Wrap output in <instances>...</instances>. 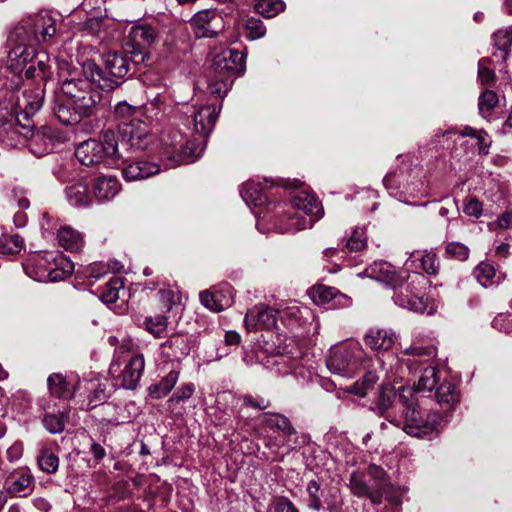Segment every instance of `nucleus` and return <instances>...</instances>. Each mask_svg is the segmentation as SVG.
I'll return each instance as SVG.
<instances>
[{
  "instance_id": "f257e3e1",
  "label": "nucleus",
  "mask_w": 512,
  "mask_h": 512,
  "mask_svg": "<svg viewBox=\"0 0 512 512\" xmlns=\"http://www.w3.org/2000/svg\"><path fill=\"white\" fill-rule=\"evenodd\" d=\"M88 77L66 78L61 85V95L53 103L55 117L64 125H74L83 118L97 113L102 101V93L93 88Z\"/></svg>"
},
{
  "instance_id": "f03ea898",
  "label": "nucleus",
  "mask_w": 512,
  "mask_h": 512,
  "mask_svg": "<svg viewBox=\"0 0 512 512\" xmlns=\"http://www.w3.org/2000/svg\"><path fill=\"white\" fill-rule=\"evenodd\" d=\"M102 62L99 67L94 61L87 60L82 65V72L97 88L109 91L117 88L140 61L125 53L107 52Z\"/></svg>"
},
{
  "instance_id": "7ed1b4c3",
  "label": "nucleus",
  "mask_w": 512,
  "mask_h": 512,
  "mask_svg": "<svg viewBox=\"0 0 512 512\" xmlns=\"http://www.w3.org/2000/svg\"><path fill=\"white\" fill-rule=\"evenodd\" d=\"M48 56L44 52H36L35 48L23 42L12 47L7 56L6 69L13 75L10 88L19 89L23 80V74L26 79L48 78L47 64Z\"/></svg>"
},
{
  "instance_id": "20e7f679",
  "label": "nucleus",
  "mask_w": 512,
  "mask_h": 512,
  "mask_svg": "<svg viewBox=\"0 0 512 512\" xmlns=\"http://www.w3.org/2000/svg\"><path fill=\"white\" fill-rule=\"evenodd\" d=\"M324 214L317 198L305 191L297 192L285 204L283 214L279 216L276 226L280 232H296L311 228Z\"/></svg>"
},
{
  "instance_id": "39448f33",
  "label": "nucleus",
  "mask_w": 512,
  "mask_h": 512,
  "mask_svg": "<svg viewBox=\"0 0 512 512\" xmlns=\"http://www.w3.org/2000/svg\"><path fill=\"white\" fill-rule=\"evenodd\" d=\"M397 397L402 407L403 430L413 437L430 436L438 425V413L422 409L412 387H399Z\"/></svg>"
},
{
  "instance_id": "423d86ee",
  "label": "nucleus",
  "mask_w": 512,
  "mask_h": 512,
  "mask_svg": "<svg viewBox=\"0 0 512 512\" xmlns=\"http://www.w3.org/2000/svg\"><path fill=\"white\" fill-rule=\"evenodd\" d=\"M364 356L365 352L359 342H341L330 348L326 367L335 375L350 378L360 369Z\"/></svg>"
},
{
  "instance_id": "0eeeda50",
  "label": "nucleus",
  "mask_w": 512,
  "mask_h": 512,
  "mask_svg": "<svg viewBox=\"0 0 512 512\" xmlns=\"http://www.w3.org/2000/svg\"><path fill=\"white\" fill-rule=\"evenodd\" d=\"M129 348L122 344L115 353V356L109 367V374L116 381V385L126 390L137 388L144 372L145 359L143 354L135 353L128 360L124 361L121 367V357L119 354L128 351Z\"/></svg>"
},
{
  "instance_id": "6e6552de",
  "label": "nucleus",
  "mask_w": 512,
  "mask_h": 512,
  "mask_svg": "<svg viewBox=\"0 0 512 512\" xmlns=\"http://www.w3.org/2000/svg\"><path fill=\"white\" fill-rule=\"evenodd\" d=\"M428 284L429 281L422 273H413L405 281H399L394 288L395 304L413 312L423 313L427 308V301L420 295V292Z\"/></svg>"
},
{
  "instance_id": "1a4fd4ad",
  "label": "nucleus",
  "mask_w": 512,
  "mask_h": 512,
  "mask_svg": "<svg viewBox=\"0 0 512 512\" xmlns=\"http://www.w3.org/2000/svg\"><path fill=\"white\" fill-rule=\"evenodd\" d=\"M15 90L16 89L11 88L9 96L4 95L2 91H0V100L3 99L4 102H7L2 109L12 111L27 123L31 122L30 118L34 116L43 105L44 90L40 87L26 90L21 98L15 95Z\"/></svg>"
},
{
  "instance_id": "9d476101",
  "label": "nucleus",
  "mask_w": 512,
  "mask_h": 512,
  "mask_svg": "<svg viewBox=\"0 0 512 512\" xmlns=\"http://www.w3.org/2000/svg\"><path fill=\"white\" fill-rule=\"evenodd\" d=\"M118 134L121 136V147L127 152L143 151L152 140L149 125L137 118L119 123Z\"/></svg>"
},
{
  "instance_id": "9b49d317",
  "label": "nucleus",
  "mask_w": 512,
  "mask_h": 512,
  "mask_svg": "<svg viewBox=\"0 0 512 512\" xmlns=\"http://www.w3.org/2000/svg\"><path fill=\"white\" fill-rule=\"evenodd\" d=\"M22 118L10 111L9 117L0 119V144L6 148H15L35 137L32 122L22 123Z\"/></svg>"
},
{
  "instance_id": "f8f14e48",
  "label": "nucleus",
  "mask_w": 512,
  "mask_h": 512,
  "mask_svg": "<svg viewBox=\"0 0 512 512\" xmlns=\"http://www.w3.org/2000/svg\"><path fill=\"white\" fill-rule=\"evenodd\" d=\"M246 69V54L234 49H225L213 58L210 71L235 80Z\"/></svg>"
},
{
  "instance_id": "ddd939ff",
  "label": "nucleus",
  "mask_w": 512,
  "mask_h": 512,
  "mask_svg": "<svg viewBox=\"0 0 512 512\" xmlns=\"http://www.w3.org/2000/svg\"><path fill=\"white\" fill-rule=\"evenodd\" d=\"M278 311L265 304H258L248 309L244 318V325L248 332L271 330L277 324Z\"/></svg>"
},
{
  "instance_id": "4468645a",
  "label": "nucleus",
  "mask_w": 512,
  "mask_h": 512,
  "mask_svg": "<svg viewBox=\"0 0 512 512\" xmlns=\"http://www.w3.org/2000/svg\"><path fill=\"white\" fill-rule=\"evenodd\" d=\"M54 252H38L30 255L23 268L25 273L38 282H52Z\"/></svg>"
},
{
  "instance_id": "2eb2a0df",
  "label": "nucleus",
  "mask_w": 512,
  "mask_h": 512,
  "mask_svg": "<svg viewBox=\"0 0 512 512\" xmlns=\"http://www.w3.org/2000/svg\"><path fill=\"white\" fill-rule=\"evenodd\" d=\"M34 482L30 468L25 466L11 471L5 477L3 487L11 496L25 497L33 491Z\"/></svg>"
},
{
  "instance_id": "dca6fc26",
  "label": "nucleus",
  "mask_w": 512,
  "mask_h": 512,
  "mask_svg": "<svg viewBox=\"0 0 512 512\" xmlns=\"http://www.w3.org/2000/svg\"><path fill=\"white\" fill-rule=\"evenodd\" d=\"M222 109V102L209 103L192 112L193 129L201 137H207L213 130Z\"/></svg>"
},
{
  "instance_id": "f3484780",
  "label": "nucleus",
  "mask_w": 512,
  "mask_h": 512,
  "mask_svg": "<svg viewBox=\"0 0 512 512\" xmlns=\"http://www.w3.org/2000/svg\"><path fill=\"white\" fill-rule=\"evenodd\" d=\"M401 353L407 357L405 359L402 358L401 361L407 366L409 371L416 372L419 365L426 364L436 357L437 350L433 344H422L415 338L409 347L402 349Z\"/></svg>"
},
{
  "instance_id": "a211bd4d",
  "label": "nucleus",
  "mask_w": 512,
  "mask_h": 512,
  "mask_svg": "<svg viewBox=\"0 0 512 512\" xmlns=\"http://www.w3.org/2000/svg\"><path fill=\"white\" fill-rule=\"evenodd\" d=\"M157 32L155 28L149 24H139L131 28L129 38L134 42L135 47L132 53L139 56L141 62L145 60V55L142 52L143 48L149 47L157 40Z\"/></svg>"
},
{
  "instance_id": "6ab92c4d",
  "label": "nucleus",
  "mask_w": 512,
  "mask_h": 512,
  "mask_svg": "<svg viewBox=\"0 0 512 512\" xmlns=\"http://www.w3.org/2000/svg\"><path fill=\"white\" fill-rule=\"evenodd\" d=\"M439 261L435 253L431 251H414L405 262V267L409 270H415L414 273L424 271L428 275H436L439 271Z\"/></svg>"
},
{
  "instance_id": "aec40b11",
  "label": "nucleus",
  "mask_w": 512,
  "mask_h": 512,
  "mask_svg": "<svg viewBox=\"0 0 512 512\" xmlns=\"http://www.w3.org/2000/svg\"><path fill=\"white\" fill-rule=\"evenodd\" d=\"M367 472L374 481V489L383 492V498L395 505L401 503V499L394 495L396 487L390 483L386 471L381 466L372 463L368 466Z\"/></svg>"
},
{
  "instance_id": "412c9836",
  "label": "nucleus",
  "mask_w": 512,
  "mask_h": 512,
  "mask_svg": "<svg viewBox=\"0 0 512 512\" xmlns=\"http://www.w3.org/2000/svg\"><path fill=\"white\" fill-rule=\"evenodd\" d=\"M270 186L271 183L267 179H264L263 184L255 180H248L243 184L240 194L248 206L261 207L267 203L265 189Z\"/></svg>"
},
{
  "instance_id": "4be33fe9",
  "label": "nucleus",
  "mask_w": 512,
  "mask_h": 512,
  "mask_svg": "<svg viewBox=\"0 0 512 512\" xmlns=\"http://www.w3.org/2000/svg\"><path fill=\"white\" fill-rule=\"evenodd\" d=\"M351 492L359 498H368L374 505H379L383 501V492L376 491L374 487L367 484L365 475L362 472L355 471L350 476Z\"/></svg>"
},
{
  "instance_id": "5701e85b",
  "label": "nucleus",
  "mask_w": 512,
  "mask_h": 512,
  "mask_svg": "<svg viewBox=\"0 0 512 512\" xmlns=\"http://www.w3.org/2000/svg\"><path fill=\"white\" fill-rule=\"evenodd\" d=\"M103 151L97 140L88 139L78 145L75 156L80 163L90 166L100 163L105 158Z\"/></svg>"
},
{
  "instance_id": "b1692460",
  "label": "nucleus",
  "mask_w": 512,
  "mask_h": 512,
  "mask_svg": "<svg viewBox=\"0 0 512 512\" xmlns=\"http://www.w3.org/2000/svg\"><path fill=\"white\" fill-rule=\"evenodd\" d=\"M397 339L396 333L391 329H371L365 336V343L372 350L388 351Z\"/></svg>"
},
{
  "instance_id": "393cba45",
  "label": "nucleus",
  "mask_w": 512,
  "mask_h": 512,
  "mask_svg": "<svg viewBox=\"0 0 512 512\" xmlns=\"http://www.w3.org/2000/svg\"><path fill=\"white\" fill-rule=\"evenodd\" d=\"M121 190V184L115 176H100L95 179L93 191L99 202L112 200Z\"/></svg>"
},
{
  "instance_id": "a878e982",
  "label": "nucleus",
  "mask_w": 512,
  "mask_h": 512,
  "mask_svg": "<svg viewBox=\"0 0 512 512\" xmlns=\"http://www.w3.org/2000/svg\"><path fill=\"white\" fill-rule=\"evenodd\" d=\"M397 394L398 391L393 393L391 390H383L374 411L379 416L385 417L390 423L399 426L401 425V422L390 411L395 408H399L402 411Z\"/></svg>"
},
{
  "instance_id": "bb28decb",
  "label": "nucleus",
  "mask_w": 512,
  "mask_h": 512,
  "mask_svg": "<svg viewBox=\"0 0 512 512\" xmlns=\"http://www.w3.org/2000/svg\"><path fill=\"white\" fill-rule=\"evenodd\" d=\"M189 352L190 344L186 335H172L162 344V353L171 360H180Z\"/></svg>"
},
{
  "instance_id": "cd10ccee",
  "label": "nucleus",
  "mask_w": 512,
  "mask_h": 512,
  "mask_svg": "<svg viewBox=\"0 0 512 512\" xmlns=\"http://www.w3.org/2000/svg\"><path fill=\"white\" fill-rule=\"evenodd\" d=\"M30 29L37 42L46 41L56 32L55 20L48 12H41L33 19Z\"/></svg>"
},
{
  "instance_id": "c85d7f7f",
  "label": "nucleus",
  "mask_w": 512,
  "mask_h": 512,
  "mask_svg": "<svg viewBox=\"0 0 512 512\" xmlns=\"http://www.w3.org/2000/svg\"><path fill=\"white\" fill-rule=\"evenodd\" d=\"M159 170L160 168L156 163L140 160L127 165L122 174L127 181H136L155 175Z\"/></svg>"
},
{
  "instance_id": "c756f323",
  "label": "nucleus",
  "mask_w": 512,
  "mask_h": 512,
  "mask_svg": "<svg viewBox=\"0 0 512 512\" xmlns=\"http://www.w3.org/2000/svg\"><path fill=\"white\" fill-rule=\"evenodd\" d=\"M180 371V366L176 365L168 372L167 375L163 376L158 383L150 385L148 388L150 396L155 399L167 396L178 382Z\"/></svg>"
},
{
  "instance_id": "7c9ffc66",
  "label": "nucleus",
  "mask_w": 512,
  "mask_h": 512,
  "mask_svg": "<svg viewBox=\"0 0 512 512\" xmlns=\"http://www.w3.org/2000/svg\"><path fill=\"white\" fill-rule=\"evenodd\" d=\"M365 273L368 277L375 279L376 281L390 284L393 289L399 284L393 267L386 261H376L372 263L367 267Z\"/></svg>"
},
{
  "instance_id": "2f4dec72",
  "label": "nucleus",
  "mask_w": 512,
  "mask_h": 512,
  "mask_svg": "<svg viewBox=\"0 0 512 512\" xmlns=\"http://www.w3.org/2000/svg\"><path fill=\"white\" fill-rule=\"evenodd\" d=\"M118 131L111 128L103 129L100 133V140L98 141L100 147L104 150L102 153L105 158L113 160L123 159L124 155L119 148Z\"/></svg>"
},
{
  "instance_id": "473e14b6",
  "label": "nucleus",
  "mask_w": 512,
  "mask_h": 512,
  "mask_svg": "<svg viewBox=\"0 0 512 512\" xmlns=\"http://www.w3.org/2000/svg\"><path fill=\"white\" fill-rule=\"evenodd\" d=\"M66 196L70 205L83 208L92 203L89 187L84 182H77L66 187Z\"/></svg>"
},
{
  "instance_id": "72a5a7b5",
  "label": "nucleus",
  "mask_w": 512,
  "mask_h": 512,
  "mask_svg": "<svg viewBox=\"0 0 512 512\" xmlns=\"http://www.w3.org/2000/svg\"><path fill=\"white\" fill-rule=\"evenodd\" d=\"M57 240L61 247L70 252H78L84 245L82 234L70 226H63L58 230Z\"/></svg>"
},
{
  "instance_id": "f704fd0d",
  "label": "nucleus",
  "mask_w": 512,
  "mask_h": 512,
  "mask_svg": "<svg viewBox=\"0 0 512 512\" xmlns=\"http://www.w3.org/2000/svg\"><path fill=\"white\" fill-rule=\"evenodd\" d=\"M47 386L51 395L68 399L74 395V389L61 373H52L47 378Z\"/></svg>"
},
{
  "instance_id": "c9c22d12",
  "label": "nucleus",
  "mask_w": 512,
  "mask_h": 512,
  "mask_svg": "<svg viewBox=\"0 0 512 512\" xmlns=\"http://www.w3.org/2000/svg\"><path fill=\"white\" fill-rule=\"evenodd\" d=\"M436 399L442 408L452 410L458 404L460 396L454 384L443 382L436 390Z\"/></svg>"
},
{
  "instance_id": "e433bc0d",
  "label": "nucleus",
  "mask_w": 512,
  "mask_h": 512,
  "mask_svg": "<svg viewBox=\"0 0 512 512\" xmlns=\"http://www.w3.org/2000/svg\"><path fill=\"white\" fill-rule=\"evenodd\" d=\"M221 292L202 291L199 295L201 304L211 311L220 312L231 306L233 298L224 297L220 299Z\"/></svg>"
},
{
  "instance_id": "4c0bfd02",
  "label": "nucleus",
  "mask_w": 512,
  "mask_h": 512,
  "mask_svg": "<svg viewBox=\"0 0 512 512\" xmlns=\"http://www.w3.org/2000/svg\"><path fill=\"white\" fill-rule=\"evenodd\" d=\"M263 423L271 429L279 430L285 436H291L296 433L291 421L285 415L279 413H265Z\"/></svg>"
},
{
  "instance_id": "58836bf2",
  "label": "nucleus",
  "mask_w": 512,
  "mask_h": 512,
  "mask_svg": "<svg viewBox=\"0 0 512 512\" xmlns=\"http://www.w3.org/2000/svg\"><path fill=\"white\" fill-rule=\"evenodd\" d=\"M438 381L437 369L432 365H428L421 370V375L415 384V388L412 389L415 391V394L417 392H431L438 384Z\"/></svg>"
},
{
  "instance_id": "ea45409f",
  "label": "nucleus",
  "mask_w": 512,
  "mask_h": 512,
  "mask_svg": "<svg viewBox=\"0 0 512 512\" xmlns=\"http://www.w3.org/2000/svg\"><path fill=\"white\" fill-rule=\"evenodd\" d=\"M234 79L220 76V74L210 71L208 79V89L211 94L224 98L231 89Z\"/></svg>"
},
{
  "instance_id": "a19ab883",
  "label": "nucleus",
  "mask_w": 512,
  "mask_h": 512,
  "mask_svg": "<svg viewBox=\"0 0 512 512\" xmlns=\"http://www.w3.org/2000/svg\"><path fill=\"white\" fill-rule=\"evenodd\" d=\"M474 275L483 287H489L502 279L501 275H497L496 269L490 263L481 262L474 270Z\"/></svg>"
},
{
  "instance_id": "79ce46f5",
  "label": "nucleus",
  "mask_w": 512,
  "mask_h": 512,
  "mask_svg": "<svg viewBox=\"0 0 512 512\" xmlns=\"http://www.w3.org/2000/svg\"><path fill=\"white\" fill-rule=\"evenodd\" d=\"M52 282L60 281L71 275L74 271L73 262L63 254H54V262L52 264Z\"/></svg>"
},
{
  "instance_id": "37998d69",
  "label": "nucleus",
  "mask_w": 512,
  "mask_h": 512,
  "mask_svg": "<svg viewBox=\"0 0 512 512\" xmlns=\"http://www.w3.org/2000/svg\"><path fill=\"white\" fill-rule=\"evenodd\" d=\"M174 137L180 138L179 141L171 143L170 145L171 148L169 152H171L174 157L185 160L187 162L194 161L196 158L200 157L201 152L195 153L190 147V142L184 143L183 137L180 133H174ZM200 151H202V149Z\"/></svg>"
},
{
  "instance_id": "c03bdc74",
  "label": "nucleus",
  "mask_w": 512,
  "mask_h": 512,
  "mask_svg": "<svg viewBox=\"0 0 512 512\" xmlns=\"http://www.w3.org/2000/svg\"><path fill=\"white\" fill-rule=\"evenodd\" d=\"M499 98L495 91L485 89L479 96L478 109L480 115L487 120L492 118V111L498 105Z\"/></svg>"
},
{
  "instance_id": "a18cd8bd",
  "label": "nucleus",
  "mask_w": 512,
  "mask_h": 512,
  "mask_svg": "<svg viewBox=\"0 0 512 512\" xmlns=\"http://www.w3.org/2000/svg\"><path fill=\"white\" fill-rule=\"evenodd\" d=\"M38 468L48 474H54L57 472L59 467V457L48 448L40 450L37 456Z\"/></svg>"
},
{
  "instance_id": "49530a36",
  "label": "nucleus",
  "mask_w": 512,
  "mask_h": 512,
  "mask_svg": "<svg viewBox=\"0 0 512 512\" xmlns=\"http://www.w3.org/2000/svg\"><path fill=\"white\" fill-rule=\"evenodd\" d=\"M113 392L112 386L108 381L101 382L95 385L88 395V406L93 409L103 403L109 398Z\"/></svg>"
},
{
  "instance_id": "de8ad7c7",
  "label": "nucleus",
  "mask_w": 512,
  "mask_h": 512,
  "mask_svg": "<svg viewBox=\"0 0 512 512\" xmlns=\"http://www.w3.org/2000/svg\"><path fill=\"white\" fill-rule=\"evenodd\" d=\"M124 287L122 278L113 276L100 293V299L105 304H114L119 299V291Z\"/></svg>"
},
{
  "instance_id": "09e8293b",
  "label": "nucleus",
  "mask_w": 512,
  "mask_h": 512,
  "mask_svg": "<svg viewBox=\"0 0 512 512\" xmlns=\"http://www.w3.org/2000/svg\"><path fill=\"white\" fill-rule=\"evenodd\" d=\"M310 296L312 300L318 305L329 303L331 300L334 298L336 299L337 297L345 298V296L341 294L337 289L325 285L314 286L310 291Z\"/></svg>"
},
{
  "instance_id": "8fccbe9b",
  "label": "nucleus",
  "mask_w": 512,
  "mask_h": 512,
  "mask_svg": "<svg viewBox=\"0 0 512 512\" xmlns=\"http://www.w3.org/2000/svg\"><path fill=\"white\" fill-rule=\"evenodd\" d=\"M24 246L23 238L18 234H2L0 236V253L12 255L19 253Z\"/></svg>"
},
{
  "instance_id": "3c124183",
  "label": "nucleus",
  "mask_w": 512,
  "mask_h": 512,
  "mask_svg": "<svg viewBox=\"0 0 512 512\" xmlns=\"http://www.w3.org/2000/svg\"><path fill=\"white\" fill-rule=\"evenodd\" d=\"M377 381L378 376L374 372L369 371L363 376L361 382H355L347 389V391L360 397H364L367 395L369 390L373 389Z\"/></svg>"
},
{
  "instance_id": "603ef678",
  "label": "nucleus",
  "mask_w": 512,
  "mask_h": 512,
  "mask_svg": "<svg viewBox=\"0 0 512 512\" xmlns=\"http://www.w3.org/2000/svg\"><path fill=\"white\" fill-rule=\"evenodd\" d=\"M284 8L285 4L282 0H259L255 5L257 13L266 18L274 17Z\"/></svg>"
},
{
  "instance_id": "864d4df0",
  "label": "nucleus",
  "mask_w": 512,
  "mask_h": 512,
  "mask_svg": "<svg viewBox=\"0 0 512 512\" xmlns=\"http://www.w3.org/2000/svg\"><path fill=\"white\" fill-rule=\"evenodd\" d=\"M493 42L495 47L507 54L512 46V25L498 29L493 34Z\"/></svg>"
},
{
  "instance_id": "5fc2aeb1",
  "label": "nucleus",
  "mask_w": 512,
  "mask_h": 512,
  "mask_svg": "<svg viewBox=\"0 0 512 512\" xmlns=\"http://www.w3.org/2000/svg\"><path fill=\"white\" fill-rule=\"evenodd\" d=\"M139 109L140 106L131 105L127 101H120L114 106L113 115L116 119L121 120V123L129 122Z\"/></svg>"
},
{
  "instance_id": "6e6d98bb",
  "label": "nucleus",
  "mask_w": 512,
  "mask_h": 512,
  "mask_svg": "<svg viewBox=\"0 0 512 512\" xmlns=\"http://www.w3.org/2000/svg\"><path fill=\"white\" fill-rule=\"evenodd\" d=\"M64 417V414L61 412L58 414L47 413L44 415L43 425L49 433L59 434L65 428Z\"/></svg>"
},
{
  "instance_id": "4d7b16f0",
  "label": "nucleus",
  "mask_w": 512,
  "mask_h": 512,
  "mask_svg": "<svg viewBox=\"0 0 512 512\" xmlns=\"http://www.w3.org/2000/svg\"><path fill=\"white\" fill-rule=\"evenodd\" d=\"M367 238L364 228L356 227L346 241V248L349 252H356L366 247Z\"/></svg>"
},
{
  "instance_id": "13d9d810",
  "label": "nucleus",
  "mask_w": 512,
  "mask_h": 512,
  "mask_svg": "<svg viewBox=\"0 0 512 512\" xmlns=\"http://www.w3.org/2000/svg\"><path fill=\"white\" fill-rule=\"evenodd\" d=\"M445 254L448 258L458 261H466L469 257V248L461 242H448L445 245Z\"/></svg>"
},
{
  "instance_id": "bf43d9fd",
  "label": "nucleus",
  "mask_w": 512,
  "mask_h": 512,
  "mask_svg": "<svg viewBox=\"0 0 512 512\" xmlns=\"http://www.w3.org/2000/svg\"><path fill=\"white\" fill-rule=\"evenodd\" d=\"M246 37L250 40L260 39L266 34V27L260 19H248L245 24Z\"/></svg>"
},
{
  "instance_id": "052dcab7",
  "label": "nucleus",
  "mask_w": 512,
  "mask_h": 512,
  "mask_svg": "<svg viewBox=\"0 0 512 512\" xmlns=\"http://www.w3.org/2000/svg\"><path fill=\"white\" fill-rule=\"evenodd\" d=\"M267 512H299V509L289 498L279 496L269 504Z\"/></svg>"
},
{
  "instance_id": "680f3d73",
  "label": "nucleus",
  "mask_w": 512,
  "mask_h": 512,
  "mask_svg": "<svg viewBox=\"0 0 512 512\" xmlns=\"http://www.w3.org/2000/svg\"><path fill=\"white\" fill-rule=\"evenodd\" d=\"M489 65L490 60L488 58H482L478 62V79L482 85L493 84L495 81V72Z\"/></svg>"
},
{
  "instance_id": "e2e57ef3",
  "label": "nucleus",
  "mask_w": 512,
  "mask_h": 512,
  "mask_svg": "<svg viewBox=\"0 0 512 512\" xmlns=\"http://www.w3.org/2000/svg\"><path fill=\"white\" fill-rule=\"evenodd\" d=\"M145 326L154 336H160L167 328V318L163 315H156L145 320Z\"/></svg>"
},
{
  "instance_id": "0e129e2a",
  "label": "nucleus",
  "mask_w": 512,
  "mask_h": 512,
  "mask_svg": "<svg viewBox=\"0 0 512 512\" xmlns=\"http://www.w3.org/2000/svg\"><path fill=\"white\" fill-rule=\"evenodd\" d=\"M195 392V385L193 383L182 384L176 392L168 399L170 405H176L182 401L190 399Z\"/></svg>"
},
{
  "instance_id": "69168bd1",
  "label": "nucleus",
  "mask_w": 512,
  "mask_h": 512,
  "mask_svg": "<svg viewBox=\"0 0 512 512\" xmlns=\"http://www.w3.org/2000/svg\"><path fill=\"white\" fill-rule=\"evenodd\" d=\"M111 270L108 264L102 262H95L87 266L84 270V274L88 278H92L95 281L105 276Z\"/></svg>"
},
{
  "instance_id": "338daca9",
  "label": "nucleus",
  "mask_w": 512,
  "mask_h": 512,
  "mask_svg": "<svg viewBox=\"0 0 512 512\" xmlns=\"http://www.w3.org/2000/svg\"><path fill=\"white\" fill-rule=\"evenodd\" d=\"M320 485L317 481L311 480L307 485V492L310 496L309 507L315 511L322 508L321 498L319 496Z\"/></svg>"
},
{
  "instance_id": "774afa93",
  "label": "nucleus",
  "mask_w": 512,
  "mask_h": 512,
  "mask_svg": "<svg viewBox=\"0 0 512 512\" xmlns=\"http://www.w3.org/2000/svg\"><path fill=\"white\" fill-rule=\"evenodd\" d=\"M492 327L500 332L508 333L512 330V319L508 313H499L492 321Z\"/></svg>"
}]
</instances>
